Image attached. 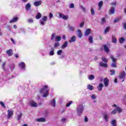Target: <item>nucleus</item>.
Returning a JSON list of instances; mask_svg holds the SVG:
<instances>
[{"label":"nucleus","instance_id":"473e14b6","mask_svg":"<svg viewBox=\"0 0 126 126\" xmlns=\"http://www.w3.org/2000/svg\"><path fill=\"white\" fill-rule=\"evenodd\" d=\"M42 17V15L40 13H38L35 17L36 19H40Z\"/></svg>","mask_w":126,"mask_h":126},{"label":"nucleus","instance_id":"6e6d98bb","mask_svg":"<svg viewBox=\"0 0 126 126\" xmlns=\"http://www.w3.org/2000/svg\"><path fill=\"white\" fill-rule=\"evenodd\" d=\"M92 99H93V100H95L96 99V95L93 94L92 95Z\"/></svg>","mask_w":126,"mask_h":126},{"label":"nucleus","instance_id":"69168bd1","mask_svg":"<svg viewBox=\"0 0 126 126\" xmlns=\"http://www.w3.org/2000/svg\"><path fill=\"white\" fill-rule=\"evenodd\" d=\"M123 27H124V29H125L126 30V23L123 24Z\"/></svg>","mask_w":126,"mask_h":126},{"label":"nucleus","instance_id":"f704fd0d","mask_svg":"<svg viewBox=\"0 0 126 126\" xmlns=\"http://www.w3.org/2000/svg\"><path fill=\"white\" fill-rule=\"evenodd\" d=\"M119 43H120V44H124V43H125V38L124 37H121L119 39Z\"/></svg>","mask_w":126,"mask_h":126},{"label":"nucleus","instance_id":"c03bdc74","mask_svg":"<svg viewBox=\"0 0 126 126\" xmlns=\"http://www.w3.org/2000/svg\"><path fill=\"white\" fill-rule=\"evenodd\" d=\"M91 13L92 15H94V14H95V11L93 8H91Z\"/></svg>","mask_w":126,"mask_h":126},{"label":"nucleus","instance_id":"393cba45","mask_svg":"<svg viewBox=\"0 0 126 126\" xmlns=\"http://www.w3.org/2000/svg\"><path fill=\"white\" fill-rule=\"evenodd\" d=\"M98 6H99V9H98V10H100L101 8H102V6H103V1H100L98 3Z\"/></svg>","mask_w":126,"mask_h":126},{"label":"nucleus","instance_id":"2f4dec72","mask_svg":"<svg viewBox=\"0 0 126 126\" xmlns=\"http://www.w3.org/2000/svg\"><path fill=\"white\" fill-rule=\"evenodd\" d=\"M111 65L112 67L115 68L116 67H117V62H112Z\"/></svg>","mask_w":126,"mask_h":126},{"label":"nucleus","instance_id":"603ef678","mask_svg":"<svg viewBox=\"0 0 126 126\" xmlns=\"http://www.w3.org/2000/svg\"><path fill=\"white\" fill-rule=\"evenodd\" d=\"M62 53H63V50H59L57 52V55H58L59 56H60L61 55H62Z\"/></svg>","mask_w":126,"mask_h":126},{"label":"nucleus","instance_id":"39448f33","mask_svg":"<svg viewBox=\"0 0 126 126\" xmlns=\"http://www.w3.org/2000/svg\"><path fill=\"white\" fill-rule=\"evenodd\" d=\"M59 17L60 18H63L64 20H67L68 19V16L63 15V13H59Z\"/></svg>","mask_w":126,"mask_h":126},{"label":"nucleus","instance_id":"b1692460","mask_svg":"<svg viewBox=\"0 0 126 126\" xmlns=\"http://www.w3.org/2000/svg\"><path fill=\"white\" fill-rule=\"evenodd\" d=\"M101 60H102V62H103V63H108V59L106 58V57H102Z\"/></svg>","mask_w":126,"mask_h":126},{"label":"nucleus","instance_id":"20e7f679","mask_svg":"<svg viewBox=\"0 0 126 126\" xmlns=\"http://www.w3.org/2000/svg\"><path fill=\"white\" fill-rule=\"evenodd\" d=\"M119 77L120 79H125V78H126V72L123 71L121 72Z\"/></svg>","mask_w":126,"mask_h":126},{"label":"nucleus","instance_id":"9d476101","mask_svg":"<svg viewBox=\"0 0 126 126\" xmlns=\"http://www.w3.org/2000/svg\"><path fill=\"white\" fill-rule=\"evenodd\" d=\"M91 33V30L90 29H87L85 32V36H89Z\"/></svg>","mask_w":126,"mask_h":126},{"label":"nucleus","instance_id":"72a5a7b5","mask_svg":"<svg viewBox=\"0 0 126 126\" xmlns=\"http://www.w3.org/2000/svg\"><path fill=\"white\" fill-rule=\"evenodd\" d=\"M87 88L89 90H93V89H94V87H93V86L91 85H88L87 86Z\"/></svg>","mask_w":126,"mask_h":126},{"label":"nucleus","instance_id":"bf43d9fd","mask_svg":"<svg viewBox=\"0 0 126 126\" xmlns=\"http://www.w3.org/2000/svg\"><path fill=\"white\" fill-rule=\"evenodd\" d=\"M81 9L83 10L84 12H85V11H86V9H85V8H84V7H83V6H81Z\"/></svg>","mask_w":126,"mask_h":126},{"label":"nucleus","instance_id":"9b49d317","mask_svg":"<svg viewBox=\"0 0 126 126\" xmlns=\"http://www.w3.org/2000/svg\"><path fill=\"white\" fill-rule=\"evenodd\" d=\"M112 42L114 43V44H117V43H118V40L114 35H112Z\"/></svg>","mask_w":126,"mask_h":126},{"label":"nucleus","instance_id":"c9c22d12","mask_svg":"<svg viewBox=\"0 0 126 126\" xmlns=\"http://www.w3.org/2000/svg\"><path fill=\"white\" fill-rule=\"evenodd\" d=\"M54 51H55L54 48H51V51L49 53L50 56H54L55 55V52H54Z\"/></svg>","mask_w":126,"mask_h":126},{"label":"nucleus","instance_id":"a19ab883","mask_svg":"<svg viewBox=\"0 0 126 126\" xmlns=\"http://www.w3.org/2000/svg\"><path fill=\"white\" fill-rule=\"evenodd\" d=\"M68 29L70 31H72V32H73V31H74V27L73 26H69Z\"/></svg>","mask_w":126,"mask_h":126},{"label":"nucleus","instance_id":"ddd939ff","mask_svg":"<svg viewBox=\"0 0 126 126\" xmlns=\"http://www.w3.org/2000/svg\"><path fill=\"white\" fill-rule=\"evenodd\" d=\"M34 6H39V5H41L42 4V1L39 0L37 1H35L33 3Z\"/></svg>","mask_w":126,"mask_h":126},{"label":"nucleus","instance_id":"2eb2a0df","mask_svg":"<svg viewBox=\"0 0 126 126\" xmlns=\"http://www.w3.org/2000/svg\"><path fill=\"white\" fill-rule=\"evenodd\" d=\"M76 41V37L75 36H73L71 37L70 40H69V43H73Z\"/></svg>","mask_w":126,"mask_h":126},{"label":"nucleus","instance_id":"09e8293b","mask_svg":"<svg viewBox=\"0 0 126 126\" xmlns=\"http://www.w3.org/2000/svg\"><path fill=\"white\" fill-rule=\"evenodd\" d=\"M72 101H70L68 103H66V107H69V106L72 104Z\"/></svg>","mask_w":126,"mask_h":126},{"label":"nucleus","instance_id":"c85d7f7f","mask_svg":"<svg viewBox=\"0 0 126 126\" xmlns=\"http://www.w3.org/2000/svg\"><path fill=\"white\" fill-rule=\"evenodd\" d=\"M103 118L106 122H108L109 117L108 116V114H104Z\"/></svg>","mask_w":126,"mask_h":126},{"label":"nucleus","instance_id":"cd10ccee","mask_svg":"<svg viewBox=\"0 0 126 126\" xmlns=\"http://www.w3.org/2000/svg\"><path fill=\"white\" fill-rule=\"evenodd\" d=\"M51 105L53 106V107H56V99H54L51 101Z\"/></svg>","mask_w":126,"mask_h":126},{"label":"nucleus","instance_id":"6e6552de","mask_svg":"<svg viewBox=\"0 0 126 126\" xmlns=\"http://www.w3.org/2000/svg\"><path fill=\"white\" fill-rule=\"evenodd\" d=\"M30 104L31 106H32V107H33V108H37V107L38 106V104H37V103L33 100L31 101Z\"/></svg>","mask_w":126,"mask_h":126},{"label":"nucleus","instance_id":"13d9d810","mask_svg":"<svg viewBox=\"0 0 126 126\" xmlns=\"http://www.w3.org/2000/svg\"><path fill=\"white\" fill-rule=\"evenodd\" d=\"M69 7H70V8H74V4H73V3H71V4H70Z\"/></svg>","mask_w":126,"mask_h":126},{"label":"nucleus","instance_id":"a18cd8bd","mask_svg":"<svg viewBox=\"0 0 126 126\" xmlns=\"http://www.w3.org/2000/svg\"><path fill=\"white\" fill-rule=\"evenodd\" d=\"M110 71L112 73L110 74V75H115V73H116V71L115 70H110Z\"/></svg>","mask_w":126,"mask_h":126},{"label":"nucleus","instance_id":"f8f14e48","mask_svg":"<svg viewBox=\"0 0 126 126\" xmlns=\"http://www.w3.org/2000/svg\"><path fill=\"white\" fill-rule=\"evenodd\" d=\"M36 122H38V123H44L46 122V119L44 118H38L36 119Z\"/></svg>","mask_w":126,"mask_h":126},{"label":"nucleus","instance_id":"423d86ee","mask_svg":"<svg viewBox=\"0 0 126 126\" xmlns=\"http://www.w3.org/2000/svg\"><path fill=\"white\" fill-rule=\"evenodd\" d=\"M99 66H100V67H104V68H106V67H108V64L107 63L100 62L99 63Z\"/></svg>","mask_w":126,"mask_h":126},{"label":"nucleus","instance_id":"3c124183","mask_svg":"<svg viewBox=\"0 0 126 126\" xmlns=\"http://www.w3.org/2000/svg\"><path fill=\"white\" fill-rule=\"evenodd\" d=\"M105 22H106V19L105 18H103L101 19V23L102 24H104V23H105Z\"/></svg>","mask_w":126,"mask_h":126},{"label":"nucleus","instance_id":"8fccbe9b","mask_svg":"<svg viewBox=\"0 0 126 126\" xmlns=\"http://www.w3.org/2000/svg\"><path fill=\"white\" fill-rule=\"evenodd\" d=\"M59 46H60V43L57 42L54 44V48H58Z\"/></svg>","mask_w":126,"mask_h":126},{"label":"nucleus","instance_id":"0eeeda50","mask_svg":"<svg viewBox=\"0 0 126 126\" xmlns=\"http://www.w3.org/2000/svg\"><path fill=\"white\" fill-rule=\"evenodd\" d=\"M103 81L105 87H108V86H109V79L108 78H104Z\"/></svg>","mask_w":126,"mask_h":126},{"label":"nucleus","instance_id":"1a4fd4ad","mask_svg":"<svg viewBox=\"0 0 126 126\" xmlns=\"http://www.w3.org/2000/svg\"><path fill=\"white\" fill-rule=\"evenodd\" d=\"M6 54L9 57H11V56L13 55V51H12V49H9L7 50Z\"/></svg>","mask_w":126,"mask_h":126},{"label":"nucleus","instance_id":"5fc2aeb1","mask_svg":"<svg viewBox=\"0 0 126 126\" xmlns=\"http://www.w3.org/2000/svg\"><path fill=\"white\" fill-rule=\"evenodd\" d=\"M55 36H56V34L55 33H53L52 36H51V40H54V39H55Z\"/></svg>","mask_w":126,"mask_h":126},{"label":"nucleus","instance_id":"7c9ffc66","mask_svg":"<svg viewBox=\"0 0 126 126\" xmlns=\"http://www.w3.org/2000/svg\"><path fill=\"white\" fill-rule=\"evenodd\" d=\"M77 32H78V37L79 38H81L82 37V32H81V31L80 30H78Z\"/></svg>","mask_w":126,"mask_h":126},{"label":"nucleus","instance_id":"6ab92c4d","mask_svg":"<svg viewBox=\"0 0 126 126\" xmlns=\"http://www.w3.org/2000/svg\"><path fill=\"white\" fill-rule=\"evenodd\" d=\"M103 48L106 53H108L110 52V50H109V47H108V46L106 45H103Z\"/></svg>","mask_w":126,"mask_h":126},{"label":"nucleus","instance_id":"4be33fe9","mask_svg":"<svg viewBox=\"0 0 126 126\" xmlns=\"http://www.w3.org/2000/svg\"><path fill=\"white\" fill-rule=\"evenodd\" d=\"M103 87H104V85L102 83L99 84V86L97 87L98 91H101Z\"/></svg>","mask_w":126,"mask_h":126},{"label":"nucleus","instance_id":"4c0bfd02","mask_svg":"<svg viewBox=\"0 0 126 126\" xmlns=\"http://www.w3.org/2000/svg\"><path fill=\"white\" fill-rule=\"evenodd\" d=\"M57 42H60V41H61L62 40V37L60 36H57L55 38Z\"/></svg>","mask_w":126,"mask_h":126},{"label":"nucleus","instance_id":"4d7b16f0","mask_svg":"<svg viewBox=\"0 0 126 126\" xmlns=\"http://www.w3.org/2000/svg\"><path fill=\"white\" fill-rule=\"evenodd\" d=\"M28 21L29 23H32L33 22V21L32 19H30L28 20Z\"/></svg>","mask_w":126,"mask_h":126},{"label":"nucleus","instance_id":"dca6fc26","mask_svg":"<svg viewBox=\"0 0 126 126\" xmlns=\"http://www.w3.org/2000/svg\"><path fill=\"white\" fill-rule=\"evenodd\" d=\"M26 10L28 11L31 8V4L30 3H28L25 6Z\"/></svg>","mask_w":126,"mask_h":126},{"label":"nucleus","instance_id":"338daca9","mask_svg":"<svg viewBox=\"0 0 126 126\" xmlns=\"http://www.w3.org/2000/svg\"><path fill=\"white\" fill-rule=\"evenodd\" d=\"M49 18H53V13H50L49 14Z\"/></svg>","mask_w":126,"mask_h":126},{"label":"nucleus","instance_id":"412c9836","mask_svg":"<svg viewBox=\"0 0 126 126\" xmlns=\"http://www.w3.org/2000/svg\"><path fill=\"white\" fill-rule=\"evenodd\" d=\"M18 20V18L17 17H15L13 18L12 20L10 21L9 23H14V22H16Z\"/></svg>","mask_w":126,"mask_h":126},{"label":"nucleus","instance_id":"37998d69","mask_svg":"<svg viewBox=\"0 0 126 126\" xmlns=\"http://www.w3.org/2000/svg\"><path fill=\"white\" fill-rule=\"evenodd\" d=\"M5 64H6V62H4L2 64V68L3 70H5Z\"/></svg>","mask_w":126,"mask_h":126},{"label":"nucleus","instance_id":"864d4df0","mask_svg":"<svg viewBox=\"0 0 126 126\" xmlns=\"http://www.w3.org/2000/svg\"><path fill=\"white\" fill-rule=\"evenodd\" d=\"M21 117H22V113L20 114V115H18L17 120L19 121L20 119H21Z\"/></svg>","mask_w":126,"mask_h":126},{"label":"nucleus","instance_id":"aec40b11","mask_svg":"<svg viewBox=\"0 0 126 126\" xmlns=\"http://www.w3.org/2000/svg\"><path fill=\"white\" fill-rule=\"evenodd\" d=\"M68 45V42L65 41L64 43L62 45V49H65L66 47H67V45Z\"/></svg>","mask_w":126,"mask_h":126},{"label":"nucleus","instance_id":"e433bc0d","mask_svg":"<svg viewBox=\"0 0 126 126\" xmlns=\"http://www.w3.org/2000/svg\"><path fill=\"white\" fill-rule=\"evenodd\" d=\"M89 41L90 42V43H91V44H92V43H93V36H89Z\"/></svg>","mask_w":126,"mask_h":126},{"label":"nucleus","instance_id":"0e129e2a","mask_svg":"<svg viewBox=\"0 0 126 126\" xmlns=\"http://www.w3.org/2000/svg\"><path fill=\"white\" fill-rule=\"evenodd\" d=\"M11 41L13 42V44L15 45V41H14V39H13V38H11Z\"/></svg>","mask_w":126,"mask_h":126},{"label":"nucleus","instance_id":"f3484780","mask_svg":"<svg viewBox=\"0 0 126 126\" xmlns=\"http://www.w3.org/2000/svg\"><path fill=\"white\" fill-rule=\"evenodd\" d=\"M19 66L21 67V68L24 69V68H25V63L24 62H21L19 64Z\"/></svg>","mask_w":126,"mask_h":126},{"label":"nucleus","instance_id":"c756f323","mask_svg":"<svg viewBox=\"0 0 126 126\" xmlns=\"http://www.w3.org/2000/svg\"><path fill=\"white\" fill-rule=\"evenodd\" d=\"M110 59L112 61V63H117V59H116L114 56H111Z\"/></svg>","mask_w":126,"mask_h":126},{"label":"nucleus","instance_id":"a211bd4d","mask_svg":"<svg viewBox=\"0 0 126 126\" xmlns=\"http://www.w3.org/2000/svg\"><path fill=\"white\" fill-rule=\"evenodd\" d=\"M115 7L112 6L110 9L109 10V14H114V13H115Z\"/></svg>","mask_w":126,"mask_h":126},{"label":"nucleus","instance_id":"49530a36","mask_svg":"<svg viewBox=\"0 0 126 126\" xmlns=\"http://www.w3.org/2000/svg\"><path fill=\"white\" fill-rule=\"evenodd\" d=\"M117 109H114L112 112H111V115H116L117 114Z\"/></svg>","mask_w":126,"mask_h":126},{"label":"nucleus","instance_id":"f03ea898","mask_svg":"<svg viewBox=\"0 0 126 126\" xmlns=\"http://www.w3.org/2000/svg\"><path fill=\"white\" fill-rule=\"evenodd\" d=\"M84 107L83 105H81L77 108V113L79 116H80V114L83 113Z\"/></svg>","mask_w":126,"mask_h":126},{"label":"nucleus","instance_id":"4468645a","mask_svg":"<svg viewBox=\"0 0 126 126\" xmlns=\"http://www.w3.org/2000/svg\"><path fill=\"white\" fill-rule=\"evenodd\" d=\"M9 68L10 70L12 71H13L14 69H15V65L14 63H10L9 64Z\"/></svg>","mask_w":126,"mask_h":126},{"label":"nucleus","instance_id":"774afa93","mask_svg":"<svg viewBox=\"0 0 126 126\" xmlns=\"http://www.w3.org/2000/svg\"><path fill=\"white\" fill-rule=\"evenodd\" d=\"M61 121L62 122H65L66 121V119L65 118H62Z\"/></svg>","mask_w":126,"mask_h":126},{"label":"nucleus","instance_id":"ea45409f","mask_svg":"<svg viewBox=\"0 0 126 126\" xmlns=\"http://www.w3.org/2000/svg\"><path fill=\"white\" fill-rule=\"evenodd\" d=\"M0 105H1V106L4 108V109H6V106H5V105L4 104V103H3V102L0 101Z\"/></svg>","mask_w":126,"mask_h":126},{"label":"nucleus","instance_id":"f257e3e1","mask_svg":"<svg viewBox=\"0 0 126 126\" xmlns=\"http://www.w3.org/2000/svg\"><path fill=\"white\" fill-rule=\"evenodd\" d=\"M40 93H44L43 94V97H48L49 95V90H48V86L44 85L43 88L40 90Z\"/></svg>","mask_w":126,"mask_h":126},{"label":"nucleus","instance_id":"a878e982","mask_svg":"<svg viewBox=\"0 0 126 126\" xmlns=\"http://www.w3.org/2000/svg\"><path fill=\"white\" fill-rule=\"evenodd\" d=\"M122 19V17H118L115 19H114V23H117V22H119V21L121 20Z\"/></svg>","mask_w":126,"mask_h":126},{"label":"nucleus","instance_id":"de8ad7c7","mask_svg":"<svg viewBox=\"0 0 126 126\" xmlns=\"http://www.w3.org/2000/svg\"><path fill=\"white\" fill-rule=\"evenodd\" d=\"M42 19L43 21H44V22H46V21L48 19V18L47 17V16H43L42 17Z\"/></svg>","mask_w":126,"mask_h":126},{"label":"nucleus","instance_id":"58836bf2","mask_svg":"<svg viewBox=\"0 0 126 126\" xmlns=\"http://www.w3.org/2000/svg\"><path fill=\"white\" fill-rule=\"evenodd\" d=\"M117 111L118 112V113H122V112H123V110L122 109V108H120L119 106H117V108H116Z\"/></svg>","mask_w":126,"mask_h":126},{"label":"nucleus","instance_id":"680f3d73","mask_svg":"<svg viewBox=\"0 0 126 126\" xmlns=\"http://www.w3.org/2000/svg\"><path fill=\"white\" fill-rule=\"evenodd\" d=\"M83 26H84V22H82L80 25V27H82Z\"/></svg>","mask_w":126,"mask_h":126},{"label":"nucleus","instance_id":"5701e85b","mask_svg":"<svg viewBox=\"0 0 126 126\" xmlns=\"http://www.w3.org/2000/svg\"><path fill=\"white\" fill-rule=\"evenodd\" d=\"M110 27H107L103 31L104 34H107L110 31Z\"/></svg>","mask_w":126,"mask_h":126},{"label":"nucleus","instance_id":"bb28decb","mask_svg":"<svg viewBox=\"0 0 126 126\" xmlns=\"http://www.w3.org/2000/svg\"><path fill=\"white\" fill-rule=\"evenodd\" d=\"M111 125L113 126H117V121L116 120H112L111 121Z\"/></svg>","mask_w":126,"mask_h":126},{"label":"nucleus","instance_id":"7ed1b4c3","mask_svg":"<svg viewBox=\"0 0 126 126\" xmlns=\"http://www.w3.org/2000/svg\"><path fill=\"white\" fill-rule=\"evenodd\" d=\"M7 119L8 120H9V119H10V118H11V117H12V116H13V110H12L11 109H8L7 110Z\"/></svg>","mask_w":126,"mask_h":126},{"label":"nucleus","instance_id":"79ce46f5","mask_svg":"<svg viewBox=\"0 0 126 126\" xmlns=\"http://www.w3.org/2000/svg\"><path fill=\"white\" fill-rule=\"evenodd\" d=\"M94 78H95V76H94V75H91L89 77V79L90 80H93V79H94Z\"/></svg>","mask_w":126,"mask_h":126},{"label":"nucleus","instance_id":"e2e57ef3","mask_svg":"<svg viewBox=\"0 0 126 126\" xmlns=\"http://www.w3.org/2000/svg\"><path fill=\"white\" fill-rule=\"evenodd\" d=\"M85 122H88V118H87V116L85 117V119H84Z\"/></svg>","mask_w":126,"mask_h":126},{"label":"nucleus","instance_id":"052dcab7","mask_svg":"<svg viewBox=\"0 0 126 126\" xmlns=\"http://www.w3.org/2000/svg\"><path fill=\"white\" fill-rule=\"evenodd\" d=\"M40 22L41 25H43V26L45 25V22H44L43 21H40Z\"/></svg>","mask_w":126,"mask_h":126}]
</instances>
